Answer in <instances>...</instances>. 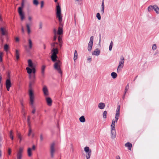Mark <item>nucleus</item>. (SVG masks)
<instances>
[{
  "instance_id": "nucleus-1",
  "label": "nucleus",
  "mask_w": 159,
  "mask_h": 159,
  "mask_svg": "<svg viewBox=\"0 0 159 159\" xmlns=\"http://www.w3.org/2000/svg\"><path fill=\"white\" fill-rule=\"evenodd\" d=\"M29 78L30 79L29 83V89L28 90V93L30 98V103L31 105H33L35 99L34 92L32 89V86L35 82L36 77L35 74H29Z\"/></svg>"
},
{
  "instance_id": "nucleus-2",
  "label": "nucleus",
  "mask_w": 159,
  "mask_h": 159,
  "mask_svg": "<svg viewBox=\"0 0 159 159\" xmlns=\"http://www.w3.org/2000/svg\"><path fill=\"white\" fill-rule=\"evenodd\" d=\"M56 17L58 18L59 22V26L58 28L57 34L59 35L62 34V16L61 13V8L58 3L56 5Z\"/></svg>"
},
{
  "instance_id": "nucleus-3",
  "label": "nucleus",
  "mask_w": 159,
  "mask_h": 159,
  "mask_svg": "<svg viewBox=\"0 0 159 159\" xmlns=\"http://www.w3.org/2000/svg\"><path fill=\"white\" fill-rule=\"evenodd\" d=\"M120 106H119L117 107L115 116V120H113L112 124L111 126V137L112 138H114L116 136V131L115 128V123H117L120 115Z\"/></svg>"
},
{
  "instance_id": "nucleus-4",
  "label": "nucleus",
  "mask_w": 159,
  "mask_h": 159,
  "mask_svg": "<svg viewBox=\"0 0 159 159\" xmlns=\"http://www.w3.org/2000/svg\"><path fill=\"white\" fill-rule=\"evenodd\" d=\"M8 34L7 26L5 21L0 15V34L2 36H7Z\"/></svg>"
},
{
  "instance_id": "nucleus-5",
  "label": "nucleus",
  "mask_w": 159,
  "mask_h": 159,
  "mask_svg": "<svg viewBox=\"0 0 159 159\" xmlns=\"http://www.w3.org/2000/svg\"><path fill=\"white\" fill-rule=\"evenodd\" d=\"M51 46L52 48V54L51 56V58L53 61H56L57 57V54L58 53V52L57 49L58 44L57 43L53 42Z\"/></svg>"
},
{
  "instance_id": "nucleus-6",
  "label": "nucleus",
  "mask_w": 159,
  "mask_h": 159,
  "mask_svg": "<svg viewBox=\"0 0 159 159\" xmlns=\"http://www.w3.org/2000/svg\"><path fill=\"white\" fill-rule=\"evenodd\" d=\"M28 67H27L26 69L28 74H35L36 70L35 66L34 65L32 61L29 59L28 61Z\"/></svg>"
},
{
  "instance_id": "nucleus-7",
  "label": "nucleus",
  "mask_w": 159,
  "mask_h": 159,
  "mask_svg": "<svg viewBox=\"0 0 159 159\" xmlns=\"http://www.w3.org/2000/svg\"><path fill=\"white\" fill-rule=\"evenodd\" d=\"M25 2V0H22L21 6L18 8V10L20 19L22 21L25 18V13L23 11V9L24 7Z\"/></svg>"
},
{
  "instance_id": "nucleus-8",
  "label": "nucleus",
  "mask_w": 159,
  "mask_h": 159,
  "mask_svg": "<svg viewBox=\"0 0 159 159\" xmlns=\"http://www.w3.org/2000/svg\"><path fill=\"white\" fill-rule=\"evenodd\" d=\"M61 65V62L60 61L58 60L54 63V68L60 74H61L62 73L60 68Z\"/></svg>"
},
{
  "instance_id": "nucleus-9",
  "label": "nucleus",
  "mask_w": 159,
  "mask_h": 159,
  "mask_svg": "<svg viewBox=\"0 0 159 159\" xmlns=\"http://www.w3.org/2000/svg\"><path fill=\"white\" fill-rule=\"evenodd\" d=\"M5 85L7 90L8 91H9L10 88L11 86V82L10 79V75H9L7 76V79L6 80Z\"/></svg>"
},
{
  "instance_id": "nucleus-10",
  "label": "nucleus",
  "mask_w": 159,
  "mask_h": 159,
  "mask_svg": "<svg viewBox=\"0 0 159 159\" xmlns=\"http://www.w3.org/2000/svg\"><path fill=\"white\" fill-rule=\"evenodd\" d=\"M24 148L20 147L17 151V159H21L23 152Z\"/></svg>"
},
{
  "instance_id": "nucleus-11",
  "label": "nucleus",
  "mask_w": 159,
  "mask_h": 159,
  "mask_svg": "<svg viewBox=\"0 0 159 159\" xmlns=\"http://www.w3.org/2000/svg\"><path fill=\"white\" fill-rule=\"evenodd\" d=\"M121 61H120L119 63V65L117 68V71L119 72L121 70L124 64V59L123 57H122L120 58Z\"/></svg>"
},
{
  "instance_id": "nucleus-12",
  "label": "nucleus",
  "mask_w": 159,
  "mask_h": 159,
  "mask_svg": "<svg viewBox=\"0 0 159 159\" xmlns=\"http://www.w3.org/2000/svg\"><path fill=\"white\" fill-rule=\"evenodd\" d=\"M35 145H33L32 148H28L27 149V154L28 156L30 157L32 155L33 151H34L35 149Z\"/></svg>"
},
{
  "instance_id": "nucleus-13",
  "label": "nucleus",
  "mask_w": 159,
  "mask_h": 159,
  "mask_svg": "<svg viewBox=\"0 0 159 159\" xmlns=\"http://www.w3.org/2000/svg\"><path fill=\"white\" fill-rule=\"evenodd\" d=\"M93 37L92 36L90 39V41L89 43L88 49L89 51H90L92 48L93 43Z\"/></svg>"
},
{
  "instance_id": "nucleus-14",
  "label": "nucleus",
  "mask_w": 159,
  "mask_h": 159,
  "mask_svg": "<svg viewBox=\"0 0 159 159\" xmlns=\"http://www.w3.org/2000/svg\"><path fill=\"white\" fill-rule=\"evenodd\" d=\"M43 91L44 96H47L48 95L49 93L48 92V90L47 87L46 86H44L43 87Z\"/></svg>"
},
{
  "instance_id": "nucleus-15",
  "label": "nucleus",
  "mask_w": 159,
  "mask_h": 159,
  "mask_svg": "<svg viewBox=\"0 0 159 159\" xmlns=\"http://www.w3.org/2000/svg\"><path fill=\"white\" fill-rule=\"evenodd\" d=\"M46 100L47 104V105L49 106H51L52 105V101L51 99L49 97H46Z\"/></svg>"
},
{
  "instance_id": "nucleus-16",
  "label": "nucleus",
  "mask_w": 159,
  "mask_h": 159,
  "mask_svg": "<svg viewBox=\"0 0 159 159\" xmlns=\"http://www.w3.org/2000/svg\"><path fill=\"white\" fill-rule=\"evenodd\" d=\"M54 143H53L51 144L50 146L51 153L52 156H53V153L55 152V149L54 148Z\"/></svg>"
},
{
  "instance_id": "nucleus-17",
  "label": "nucleus",
  "mask_w": 159,
  "mask_h": 159,
  "mask_svg": "<svg viewBox=\"0 0 159 159\" xmlns=\"http://www.w3.org/2000/svg\"><path fill=\"white\" fill-rule=\"evenodd\" d=\"M100 50L97 48L92 53V54L94 55H98L100 53Z\"/></svg>"
},
{
  "instance_id": "nucleus-18",
  "label": "nucleus",
  "mask_w": 159,
  "mask_h": 159,
  "mask_svg": "<svg viewBox=\"0 0 159 159\" xmlns=\"http://www.w3.org/2000/svg\"><path fill=\"white\" fill-rule=\"evenodd\" d=\"M15 56L16 60H18L19 59L20 54L19 52V50L17 49H16V50Z\"/></svg>"
},
{
  "instance_id": "nucleus-19",
  "label": "nucleus",
  "mask_w": 159,
  "mask_h": 159,
  "mask_svg": "<svg viewBox=\"0 0 159 159\" xmlns=\"http://www.w3.org/2000/svg\"><path fill=\"white\" fill-rule=\"evenodd\" d=\"M4 49L5 51L7 52L8 50L10 49V46L9 45L7 44H5L4 47Z\"/></svg>"
},
{
  "instance_id": "nucleus-20",
  "label": "nucleus",
  "mask_w": 159,
  "mask_h": 159,
  "mask_svg": "<svg viewBox=\"0 0 159 159\" xmlns=\"http://www.w3.org/2000/svg\"><path fill=\"white\" fill-rule=\"evenodd\" d=\"M125 146L127 147L129 150H131L132 147V144L128 142L125 144Z\"/></svg>"
},
{
  "instance_id": "nucleus-21",
  "label": "nucleus",
  "mask_w": 159,
  "mask_h": 159,
  "mask_svg": "<svg viewBox=\"0 0 159 159\" xmlns=\"http://www.w3.org/2000/svg\"><path fill=\"white\" fill-rule=\"evenodd\" d=\"M153 9L157 13H159V8L156 5H154Z\"/></svg>"
},
{
  "instance_id": "nucleus-22",
  "label": "nucleus",
  "mask_w": 159,
  "mask_h": 159,
  "mask_svg": "<svg viewBox=\"0 0 159 159\" xmlns=\"http://www.w3.org/2000/svg\"><path fill=\"white\" fill-rule=\"evenodd\" d=\"M105 104L103 103H100L98 104V107L101 109H103L105 107Z\"/></svg>"
},
{
  "instance_id": "nucleus-23",
  "label": "nucleus",
  "mask_w": 159,
  "mask_h": 159,
  "mask_svg": "<svg viewBox=\"0 0 159 159\" xmlns=\"http://www.w3.org/2000/svg\"><path fill=\"white\" fill-rule=\"evenodd\" d=\"M28 135L29 136H31L32 137H34V134L30 127L29 128V131Z\"/></svg>"
},
{
  "instance_id": "nucleus-24",
  "label": "nucleus",
  "mask_w": 159,
  "mask_h": 159,
  "mask_svg": "<svg viewBox=\"0 0 159 159\" xmlns=\"http://www.w3.org/2000/svg\"><path fill=\"white\" fill-rule=\"evenodd\" d=\"M91 150H90V151L87 153H86V156L87 157V159H89L91 155Z\"/></svg>"
},
{
  "instance_id": "nucleus-25",
  "label": "nucleus",
  "mask_w": 159,
  "mask_h": 159,
  "mask_svg": "<svg viewBox=\"0 0 159 159\" xmlns=\"http://www.w3.org/2000/svg\"><path fill=\"white\" fill-rule=\"evenodd\" d=\"M26 28H27V31L28 33L29 34H30V33L31 32V30H30V25L28 24H26Z\"/></svg>"
},
{
  "instance_id": "nucleus-26",
  "label": "nucleus",
  "mask_w": 159,
  "mask_h": 159,
  "mask_svg": "<svg viewBox=\"0 0 159 159\" xmlns=\"http://www.w3.org/2000/svg\"><path fill=\"white\" fill-rule=\"evenodd\" d=\"M4 54L3 52H0V62H2V58L3 57Z\"/></svg>"
},
{
  "instance_id": "nucleus-27",
  "label": "nucleus",
  "mask_w": 159,
  "mask_h": 159,
  "mask_svg": "<svg viewBox=\"0 0 159 159\" xmlns=\"http://www.w3.org/2000/svg\"><path fill=\"white\" fill-rule=\"evenodd\" d=\"M28 43L29 48L30 49H31L32 47V43L30 39H29L28 40Z\"/></svg>"
},
{
  "instance_id": "nucleus-28",
  "label": "nucleus",
  "mask_w": 159,
  "mask_h": 159,
  "mask_svg": "<svg viewBox=\"0 0 159 159\" xmlns=\"http://www.w3.org/2000/svg\"><path fill=\"white\" fill-rule=\"evenodd\" d=\"M17 136L18 139H20V142L22 140V137L21 136L20 133L17 132Z\"/></svg>"
},
{
  "instance_id": "nucleus-29",
  "label": "nucleus",
  "mask_w": 159,
  "mask_h": 159,
  "mask_svg": "<svg viewBox=\"0 0 159 159\" xmlns=\"http://www.w3.org/2000/svg\"><path fill=\"white\" fill-rule=\"evenodd\" d=\"M46 66L44 65H43L41 67V73L43 75L44 74V71L45 69Z\"/></svg>"
},
{
  "instance_id": "nucleus-30",
  "label": "nucleus",
  "mask_w": 159,
  "mask_h": 159,
  "mask_svg": "<svg viewBox=\"0 0 159 159\" xmlns=\"http://www.w3.org/2000/svg\"><path fill=\"white\" fill-rule=\"evenodd\" d=\"M77 56H78V54H77V52L76 50H75V52L74 56V61L76 60L77 59Z\"/></svg>"
},
{
  "instance_id": "nucleus-31",
  "label": "nucleus",
  "mask_w": 159,
  "mask_h": 159,
  "mask_svg": "<svg viewBox=\"0 0 159 159\" xmlns=\"http://www.w3.org/2000/svg\"><path fill=\"white\" fill-rule=\"evenodd\" d=\"M80 122H84L85 121V119L84 116H82L80 118Z\"/></svg>"
},
{
  "instance_id": "nucleus-32",
  "label": "nucleus",
  "mask_w": 159,
  "mask_h": 159,
  "mask_svg": "<svg viewBox=\"0 0 159 159\" xmlns=\"http://www.w3.org/2000/svg\"><path fill=\"white\" fill-rule=\"evenodd\" d=\"M84 151L86 153H87L88 152H89L90 151V150L89 149V148L88 147H86L84 148Z\"/></svg>"
},
{
  "instance_id": "nucleus-33",
  "label": "nucleus",
  "mask_w": 159,
  "mask_h": 159,
  "mask_svg": "<svg viewBox=\"0 0 159 159\" xmlns=\"http://www.w3.org/2000/svg\"><path fill=\"white\" fill-rule=\"evenodd\" d=\"M111 75L113 78H115L117 77V75L116 73L113 72L111 73Z\"/></svg>"
},
{
  "instance_id": "nucleus-34",
  "label": "nucleus",
  "mask_w": 159,
  "mask_h": 159,
  "mask_svg": "<svg viewBox=\"0 0 159 159\" xmlns=\"http://www.w3.org/2000/svg\"><path fill=\"white\" fill-rule=\"evenodd\" d=\"M107 115V112L105 111L103 114V117L104 118H106Z\"/></svg>"
},
{
  "instance_id": "nucleus-35",
  "label": "nucleus",
  "mask_w": 159,
  "mask_h": 159,
  "mask_svg": "<svg viewBox=\"0 0 159 159\" xmlns=\"http://www.w3.org/2000/svg\"><path fill=\"white\" fill-rule=\"evenodd\" d=\"M154 6H150L148 7V10L149 11H150L151 10H152L154 8Z\"/></svg>"
},
{
  "instance_id": "nucleus-36",
  "label": "nucleus",
  "mask_w": 159,
  "mask_h": 159,
  "mask_svg": "<svg viewBox=\"0 0 159 159\" xmlns=\"http://www.w3.org/2000/svg\"><path fill=\"white\" fill-rule=\"evenodd\" d=\"M10 138L12 139L13 140V133L12 130L11 131V132H10Z\"/></svg>"
},
{
  "instance_id": "nucleus-37",
  "label": "nucleus",
  "mask_w": 159,
  "mask_h": 159,
  "mask_svg": "<svg viewBox=\"0 0 159 159\" xmlns=\"http://www.w3.org/2000/svg\"><path fill=\"white\" fill-rule=\"evenodd\" d=\"M58 41L59 43V45L61 46V37L60 36H59L58 37Z\"/></svg>"
},
{
  "instance_id": "nucleus-38",
  "label": "nucleus",
  "mask_w": 159,
  "mask_h": 159,
  "mask_svg": "<svg viewBox=\"0 0 159 159\" xmlns=\"http://www.w3.org/2000/svg\"><path fill=\"white\" fill-rule=\"evenodd\" d=\"M33 3L34 4L37 5L38 4V2L37 0H34Z\"/></svg>"
},
{
  "instance_id": "nucleus-39",
  "label": "nucleus",
  "mask_w": 159,
  "mask_h": 159,
  "mask_svg": "<svg viewBox=\"0 0 159 159\" xmlns=\"http://www.w3.org/2000/svg\"><path fill=\"white\" fill-rule=\"evenodd\" d=\"M96 16L98 18V20H100L101 16H100V15L99 13H97Z\"/></svg>"
},
{
  "instance_id": "nucleus-40",
  "label": "nucleus",
  "mask_w": 159,
  "mask_h": 159,
  "mask_svg": "<svg viewBox=\"0 0 159 159\" xmlns=\"http://www.w3.org/2000/svg\"><path fill=\"white\" fill-rule=\"evenodd\" d=\"M112 45H113V43H112V42L111 41L110 43V46H109V49L110 51H111L112 49Z\"/></svg>"
},
{
  "instance_id": "nucleus-41",
  "label": "nucleus",
  "mask_w": 159,
  "mask_h": 159,
  "mask_svg": "<svg viewBox=\"0 0 159 159\" xmlns=\"http://www.w3.org/2000/svg\"><path fill=\"white\" fill-rule=\"evenodd\" d=\"M56 30H55V32L54 36L53 38V41H55L57 39V36L56 34Z\"/></svg>"
},
{
  "instance_id": "nucleus-42",
  "label": "nucleus",
  "mask_w": 159,
  "mask_h": 159,
  "mask_svg": "<svg viewBox=\"0 0 159 159\" xmlns=\"http://www.w3.org/2000/svg\"><path fill=\"white\" fill-rule=\"evenodd\" d=\"M157 48V46L156 44H154L152 47V49L153 50H155Z\"/></svg>"
},
{
  "instance_id": "nucleus-43",
  "label": "nucleus",
  "mask_w": 159,
  "mask_h": 159,
  "mask_svg": "<svg viewBox=\"0 0 159 159\" xmlns=\"http://www.w3.org/2000/svg\"><path fill=\"white\" fill-rule=\"evenodd\" d=\"M11 153V149L9 148L8 150V154L9 155H10Z\"/></svg>"
},
{
  "instance_id": "nucleus-44",
  "label": "nucleus",
  "mask_w": 159,
  "mask_h": 159,
  "mask_svg": "<svg viewBox=\"0 0 159 159\" xmlns=\"http://www.w3.org/2000/svg\"><path fill=\"white\" fill-rule=\"evenodd\" d=\"M33 19V17L31 16H28V19L29 21H31Z\"/></svg>"
},
{
  "instance_id": "nucleus-45",
  "label": "nucleus",
  "mask_w": 159,
  "mask_h": 159,
  "mask_svg": "<svg viewBox=\"0 0 159 159\" xmlns=\"http://www.w3.org/2000/svg\"><path fill=\"white\" fill-rule=\"evenodd\" d=\"M15 40L16 42H18L19 41V39L18 37H16L15 38Z\"/></svg>"
},
{
  "instance_id": "nucleus-46",
  "label": "nucleus",
  "mask_w": 159,
  "mask_h": 159,
  "mask_svg": "<svg viewBox=\"0 0 159 159\" xmlns=\"http://www.w3.org/2000/svg\"><path fill=\"white\" fill-rule=\"evenodd\" d=\"M41 8H42L43 6L44 5V2L43 1H42L41 2Z\"/></svg>"
},
{
  "instance_id": "nucleus-47",
  "label": "nucleus",
  "mask_w": 159,
  "mask_h": 159,
  "mask_svg": "<svg viewBox=\"0 0 159 159\" xmlns=\"http://www.w3.org/2000/svg\"><path fill=\"white\" fill-rule=\"evenodd\" d=\"M102 12H103L104 11V2H103L102 4Z\"/></svg>"
},
{
  "instance_id": "nucleus-48",
  "label": "nucleus",
  "mask_w": 159,
  "mask_h": 159,
  "mask_svg": "<svg viewBox=\"0 0 159 159\" xmlns=\"http://www.w3.org/2000/svg\"><path fill=\"white\" fill-rule=\"evenodd\" d=\"M21 30L22 33H24V27L23 26H21Z\"/></svg>"
},
{
  "instance_id": "nucleus-49",
  "label": "nucleus",
  "mask_w": 159,
  "mask_h": 159,
  "mask_svg": "<svg viewBox=\"0 0 159 159\" xmlns=\"http://www.w3.org/2000/svg\"><path fill=\"white\" fill-rule=\"evenodd\" d=\"M35 112V109L34 108H33L32 111V113L33 114H34Z\"/></svg>"
},
{
  "instance_id": "nucleus-50",
  "label": "nucleus",
  "mask_w": 159,
  "mask_h": 159,
  "mask_svg": "<svg viewBox=\"0 0 159 159\" xmlns=\"http://www.w3.org/2000/svg\"><path fill=\"white\" fill-rule=\"evenodd\" d=\"M129 87L128 85H127L125 87V90H127L129 89Z\"/></svg>"
},
{
  "instance_id": "nucleus-51",
  "label": "nucleus",
  "mask_w": 159,
  "mask_h": 159,
  "mask_svg": "<svg viewBox=\"0 0 159 159\" xmlns=\"http://www.w3.org/2000/svg\"><path fill=\"white\" fill-rule=\"evenodd\" d=\"M116 159H120V157L119 156H116Z\"/></svg>"
},
{
  "instance_id": "nucleus-52",
  "label": "nucleus",
  "mask_w": 159,
  "mask_h": 159,
  "mask_svg": "<svg viewBox=\"0 0 159 159\" xmlns=\"http://www.w3.org/2000/svg\"><path fill=\"white\" fill-rule=\"evenodd\" d=\"M2 155V152L0 150V157H1Z\"/></svg>"
},
{
  "instance_id": "nucleus-53",
  "label": "nucleus",
  "mask_w": 159,
  "mask_h": 159,
  "mask_svg": "<svg viewBox=\"0 0 159 159\" xmlns=\"http://www.w3.org/2000/svg\"><path fill=\"white\" fill-rule=\"evenodd\" d=\"M2 140V138L1 135L0 134V141H1Z\"/></svg>"
},
{
  "instance_id": "nucleus-54",
  "label": "nucleus",
  "mask_w": 159,
  "mask_h": 159,
  "mask_svg": "<svg viewBox=\"0 0 159 159\" xmlns=\"http://www.w3.org/2000/svg\"><path fill=\"white\" fill-rule=\"evenodd\" d=\"M2 79L1 76H0V81H1Z\"/></svg>"
},
{
  "instance_id": "nucleus-55",
  "label": "nucleus",
  "mask_w": 159,
  "mask_h": 159,
  "mask_svg": "<svg viewBox=\"0 0 159 159\" xmlns=\"http://www.w3.org/2000/svg\"><path fill=\"white\" fill-rule=\"evenodd\" d=\"M57 0H54V1L55 2H57Z\"/></svg>"
},
{
  "instance_id": "nucleus-56",
  "label": "nucleus",
  "mask_w": 159,
  "mask_h": 159,
  "mask_svg": "<svg viewBox=\"0 0 159 159\" xmlns=\"http://www.w3.org/2000/svg\"><path fill=\"white\" fill-rule=\"evenodd\" d=\"M91 59V58H89V59H88V60H90Z\"/></svg>"
},
{
  "instance_id": "nucleus-57",
  "label": "nucleus",
  "mask_w": 159,
  "mask_h": 159,
  "mask_svg": "<svg viewBox=\"0 0 159 159\" xmlns=\"http://www.w3.org/2000/svg\"><path fill=\"white\" fill-rule=\"evenodd\" d=\"M41 139H42V136H41Z\"/></svg>"
},
{
  "instance_id": "nucleus-58",
  "label": "nucleus",
  "mask_w": 159,
  "mask_h": 159,
  "mask_svg": "<svg viewBox=\"0 0 159 159\" xmlns=\"http://www.w3.org/2000/svg\"><path fill=\"white\" fill-rule=\"evenodd\" d=\"M28 120H29V117H28Z\"/></svg>"
},
{
  "instance_id": "nucleus-59",
  "label": "nucleus",
  "mask_w": 159,
  "mask_h": 159,
  "mask_svg": "<svg viewBox=\"0 0 159 159\" xmlns=\"http://www.w3.org/2000/svg\"><path fill=\"white\" fill-rule=\"evenodd\" d=\"M2 40V41L3 42V39H2L1 40Z\"/></svg>"
},
{
  "instance_id": "nucleus-60",
  "label": "nucleus",
  "mask_w": 159,
  "mask_h": 159,
  "mask_svg": "<svg viewBox=\"0 0 159 159\" xmlns=\"http://www.w3.org/2000/svg\"><path fill=\"white\" fill-rule=\"evenodd\" d=\"M76 0V1H79V0Z\"/></svg>"
}]
</instances>
